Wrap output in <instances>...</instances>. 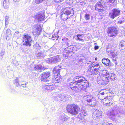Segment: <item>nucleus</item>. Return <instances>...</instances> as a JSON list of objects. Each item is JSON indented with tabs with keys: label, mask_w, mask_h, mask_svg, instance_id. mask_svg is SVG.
I'll return each mask as SVG.
<instances>
[{
	"label": "nucleus",
	"mask_w": 125,
	"mask_h": 125,
	"mask_svg": "<svg viewBox=\"0 0 125 125\" xmlns=\"http://www.w3.org/2000/svg\"><path fill=\"white\" fill-rule=\"evenodd\" d=\"M105 91V90H102L99 92V93L98 94L106 96V93L104 92Z\"/></svg>",
	"instance_id": "obj_36"
},
{
	"label": "nucleus",
	"mask_w": 125,
	"mask_h": 125,
	"mask_svg": "<svg viewBox=\"0 0 125 125\" xmlns=\"http://www.w3.org/2000/svg\"><path fill=\"white\" fill-rule=\"evenodd\" d=\"M108 31V36L111 37L116 36L118 32L116 28L114 27L109 28Z\"/></svg>",
	"instance_id": "obj_11"
},
{
	"label": "nucleus",
	"mask_w": 125,
	"mask_h": 125,
	"mask_svg": "<svg viewBox=\"0 0 125 125\" xmlns=\"http://www.w3.org/2000/svg\"><path fill=\"white\" fill-rule=\"evenodd\" d=\"M108 74L109 75V77L111 80L112 81L116 79V75L114 74V73H110L109 74V73L108 72Z\"/></svg>",
	"instance_id": "obj_26"
},
{
	"label": "nucleus",
	"mask_w": 125,
	"mask_h": 125,
	"mask_svg": "<svg viewBox=\"0 0 125 125\" xmlns=\"http://www.w3.org/2000/svg\"><path fill=\"white\" fill-rule=\"evenodd\" d=\"M54 80L55 83H58L61 80V78L60 77V75H54Z\"/></svg>",
	"instance_id": "obj_27"
},
{
	"label": "nucleus",
	"mask_w": 125,
	"mask_h": 125,
	"mask_svg": "<svg viewBox=\"0 0 125 125\" xmlns=\"http://www.w3.org/2000/svg\"><path fill=\"white\" fill-rule=\"evenodd\" d=\"M68 50H69V53H70L71 52H72L73 51H76L78 49H77L76 48H77V46H78L77 45H76V46H74V47H73V46H71V45H68ZM80 48H78V49H79Z\"/></svg>",
	"instance_id": "obj_24"
},
{
	"label": "nucleus",
	"mask_w": 125,
	"mask_h": 125,
	"mask_svg": "<svg viewBox=\"0 0 125 125\" xmlns=\"http://www.w3.org/2000/svg\"><path fill=\"white\" fill-rule=\"evenodd\" d=\"M6 34L7 36H10L11 35V30L9 29H7L6 31Z\"/></svg>",
	"instance_id": "obj_35"
},
{
	"label": "nucleus",
	"mask_w": 125,
	"mask_h": 125,
	"mask_svg": "<svg viewBox=\"0 0 125 125\" xmlns=\"http://www.w3.org/2000/svg\"><path fill=\"white\" fill-rule=\"evenodd\" d=\"M78 40L82 41H84L82 39V35L78 34L77 36Z\"/></svg>",
	"instance_id": "obj_39"
},
{
	"label": "nucleus",
	"mask_w": 125,
	"mask_h": 125,
	"mask_svg": "<svg viewBox=\"0 0 125 125\" xmlns=\"http://www.w3.org/2000/svg\"><path fill=\"white\" fill-rule=\"evenodd\" d=\"M62 40L63 41L65 42L66 43L67 45H70V44H70L69 43L70 41L68 39V38H65L62 39Z\"/></svg>",
	"instance_id": "obj_33"
},
{
	"label": "nucleus",
	"mask_w": 125,
	"mask_h": 125,
	"mask_svg": "<svg viewBox=\"0 0 125 125\" xmlns=\"http://www.w3.org/2000/svg\"><path fill=\"white\" fill-rule=\"evenodd\" d=\"M14 84H15V85L17 86H18L19 85V84L18 83V80L17 78L15 80H14Z\"/></svg>",
	"instance_id": "obj_44"
},
{
	"label": "nucleus",
	"mask_w": 125,
	"mask_h": 125,
	"mask_svg": "<svg viewBox=\"0 0 125 125\" xmlns=\"http://www.w3.org/2000/svg\"><path fill=\"white\" fill-rule=\"evenodd\" d=\"M22 43L24 45L30 46L31 45L32 40L31 37L28 35H24L23 37Z\"/></svg>",
	"instance_id": "obj_6"
},
{
	"label": "nucleus",
	"mask_w": 125,
	"mask_h": 125,
	"mask_svg": "<svg viewBox=\"0 0 125 125\" xmlns=\"http://www.w3.org/2000/svg\"><path fill=\"white\" fill-rule=\"evenodd\" d=\"M34 17L35 18V21L36 22L42 21L45 18V16L43 14L37 15Z\"/></svg>",
	"instance_id": "obj_16"
},
{
	"label": "nucleus",
	"mask_w": 125,
	"mask_h": 125,
	"mask_svg": "<svg viewBox=\"0 0 125 125\" xmlns=\"http://www.w3.org/2000/svg\"><path fill=\"white\" fill-rule=\"evenodd\" d=\"M113 99V97L112 96H109L107 98L106 97L103 100L104 103L106 104L107 106H109L112 104L111 101Z\"/></svg>",
	"instance_id": "obj_15"
},
{
	"label": "nucleus",
	"mask_w": 125,
	"mask_h": 125,
	"mask_svg": "<svg viewBox=\"0 0 125 125\" xmlns=\"http://www.w3.org/2000/svg\"><path fill=\"white\" fill-rule=\"evenodd\" d=\"M44 67L42 66L41 65L39 64L36 65L34 66L33 68L32 69L33 70H37L39 69H44Z\"/></svg>",
	"instance_id": "obj_28"
},
{
	"label": "nucleus",
	"mask_w": 125,
	"mask_h": 125,
	"mask_svg": "<svg viewBox=\"0 0 125 125\" xmlns=\"http://www.w3.org/2000/svg\"><path fill=\"white\" fill-rule=\"evenodd\" d=\"M13 1L14 2H18L20 1V0H13Z\"/></svg>",
	"instance_id": "obj_53"
},
{
	"label": "nucleus",
	"mask_w": 125,
	"mask_h": 125,
	"mask_svg": "<svg viewBox=\"0 0 125 125\" xmlns=\"http://www.w3.org/2000/svg\"><path fill=\"white\" fill-rule=\"evenodd\" d=\"M67 111L73 115H77L80 110L79 106L75 104H69L66 107Z\"/></svg>",
	"instance_id": "obj_4"
},
{
	"label": "nucleus",
	"mask_w": 125,
	"mask_h": 125,
	"mask_svg": "<svg viewBox=\"0 0 125 125\" xmlns=\"http://www.w3.org/2000/svg\"><path fill=\"white\" fill-rule=\"evenodd\" d=\"M61 57L60 56L57 55L48 58L46 61L49 64H55L60 61Z\"/></svg>",
	"instance_id": "obj_8"
},
{
	"label": "nucleus",
	"mask_w": 125,
	"mask_h": 125,
	"mask_svg": "<svg viewBox=\"0 0 125 125\" xmlns=\"http://www.w3.org/2000/svg\"><path fill=\"white\" fill-rule=\"evenodd\" d=\"M69 51L68 50V47H66L65 48L64 50H63V53H64V54H65L66 56H68V53H69Z\"/></svg>",
	"instance_id": "obj_32"
},
{
	"label": "nucleus",
	"mask_w": 125,
	"mask_h": 125,
	"mask_svg": "<svg viewBox=\"0 0 125 125\" xmlns=\"http://www.w3.org/2000/svg\"><path fill=\"white\" fill-rule=\"evenodd\" d=\"M55 85L53 84L51 85H48L45 86V89L47 91H51L54 89L55 88Z\"/></svg>",
	"instance_id": "obj_23"
},
{
	"label": "nucleus",
	"mask_w": 125,
	"mask_h": 125,
	"mask_svg": "<svg viewBox=\"0 0 125 125\" xmlns=\"http://www.w3.org/2000/svg\"><path fill=\"white\" fill-rule=\"evenodd\" d=\"M9 3L8 2H7L6 0H4L3 3V6L5 9H7L9 7Z\"/></svg>",
	"instance_id": "obj_31"
},
{
	"label": "nucleus",
	"mask_w": 125,
	"mask_h": 125,
	"mask_svg": "<svg viewBox=\"0 0 125 125\" xmlns=\"http://www.w3.org/2000/svg\"><path fill=\"white\" fill-rule=\"evenodd\" d=\"M100 67V65L97 62H92L88 67V72L90 75H96L99 72V68Z\"/></svg>",
	"instance_id": "obj_1"
},
{
	"label": "nucleus",
	"mask_w": 125,
	"mask_h": 125,
	"mask_svg": "<svg viewBox=\"0 0 125 125\" xmlns=\"http://www.w3.org/2000/svg\"><path fill=\"white\" fill-rule=\"evenodd\" d=\"M54 1L56 2H59L62 1L63 0H53Z\"/></svg>",
	"instance_id": "obj_47"
},
{
	"label": "nucleus",
	"mask_w": 125,
	"mask_h": 125,
	"mask_svg": "<svg viewBox=\"0 0 125 125\" xmlns=\"http://www.w3.org/2000/svg\"><path fill=\"white\" fill-rule=\"evenodd\" d=\"M59 37L57 34H55L52 35V39L53 40H57Z\"/></svg>",
	"instance_id": "obj_37"
},
{
	"label": "nucleus",
	"mask_w": 125,
	"mask_h": 125,
	"mask_svg": "<svg viewBox=\"0 0 125 125\" xmlns=\"http://www.w3.org/2000/svg\"><path fill=\"white\" fill-rule=\"evenodd\" d=\"M41 31V27L40 25H38L37 26L36 28L35 29L33 32V33L34 35H39Z\"/></svg>",
	"instance_id": "obj_21"
},
{
	"label": "nucleus",
	"mask_w": 125,
	"mask_h": 125,
	"mask_svg": "<svg viewBox=\"0 0 125 125\" xmlns=\"http://www.w3.org/2000/svg\"><path fill=\"white\" fill-rule=\"evenodd\" d=\"M61 69V66L59 65L56 66L53 70V72L54 75H58L60 74V70Z\"/></svg>",
	"instance_id": "obj_19"
},
{
	"label": "nucleus",
	"mask_w": 125,
	"mask_h": 125,
	"mask_svg": "<svg viewBox=\"0 0 125 125\" xmlns=\"http://www.w3.org/2000/svg\"><path fill=\"white\" fill-rule=\"evenodd\" d=\"M97 59V58L96 57L95 58V60H96Z\"/></svg>",
	"instance_id": "obj_54"
},
{
	"label": "nucleus",
	"mask_w": 125,
	"mask_h": 125,
	"mask_svg": "<svg viewBox=\"0 0 125 125\" xmlns=\"http://www.w3.org/2000/svg\"><path fill=\"white\" fill-rule=\"evenodd\" d=\"M50 73L49 72H43L41 75V81L42 82H47L48 80V79Z\"/></svg>",
	"instance_id": "obj_13"
},
{
	"label": "nucleus",
	"mask_w": 125,
	"mask_h": 125,
	"mask_svg": "<svg viewBox=\"0 0 125 125\" xmlns=\"http://www.w3.org/2000/svg\"><path fill=\"white\" fill-rule=\"evenodd\" d=\"M74 0H66L65 2L67 4H71L74 1Z\"/></svg>",
	"instance_id": "obj_42"
},
{
	"label": "nucleus",
	"mask_w": 125,
	"mask_h": 125,
	"mask_svg": "<svg viewBox=\"0 0 125 125\" xmlns=\"http://www.w3.org/2000/svg\"><path fill=\"white\" fill-rule=\"evenodd\" d=\"M98 96L99 99L103 100L106 97V96L102 95H100V94H98Z\"/></svg>",
	"instance_id": "obj_34"
},
{
	"label": "nucleus",
	"mask_w": 125,
	"mask_h": 125,
	"mask_svg": "<svg viewBox=\"0 0 125 125\" xmlns=\"http://www.w3.org/2000/svg\"><path fill=\"white\" fill-rule=\"evenodd\" d=\"M94 49L95 50H97L99 48V46H98L96 45L95 46Z\"/></svg>",
	"instance_id": "obj_49"
},
{
	"label": "nucleus",
	"mask_w": 125,
	"mask_h": 125,
	"mask_svg": "<svg viewBox=\"0 0 125 125\" xmlns=\"http://www.w3.org/2000/svg\"><path fill=\"white\" fill-rule=\"evenodd\" d=\"M19 33V32H16L14 34V35H16L17 34H18Z\"/></svg>",
	"instance_id": "obj_51"
},
{
	"label": "nucleus",
	"mask_w": 125,
	"mask_h": 125,
	"mask_svg": "<svg viewBox=\"0 0 125 125\" xmlns=\"http://www.w3.org/2000/svg\"><path fill=\"white\" fill-rule=\"evenodd\" d=\"M120 12V10L116 9H113L111 12L109 13V16L113 19L115 17L119 15Z\"/></svg>",
	"instance_id": "obj_10"
},
{
	"label": "nucleus",
	"mask_w": 125,
	"mask_h": 125,
	"mask_svg": "<svg viewBox=\"0 0 125 125\" xmlns=\"http://www.w3.org/2000/svg\"><path fill=\"white\" fill-rule=\"evenodd\" d=\"M36 56L38 59L42 58L45 56L44 53L42 51L36 54Z\"/></svg>",
	"instance_id": "obj_29"
},
{
	"label": "nucleus",
	"mask_w": 125,
	"mask_h": 125,
	"mask_svg": "<svg viewBox=\"0 0 125 125\" xmlns=\"http://www.w3.org/2000/svg\"><path fill=\"white\" fill-rule=\"evenodd\" d=\"M94 110V112H93V117L95 119H96L99 118V117H102L101 112L98 110Z\"/></svg>",
	"instance_id": "obj_12"
},
{
	"label": "nucleus",
	"mask_w": 125,
	"mask_h": 125,
	"mask_svg": "<svg viewBox=\"0 0 125 125\" xmlns=\"http://www.w3.org/2000/svg\"><path fill=\"white\" fill-rule=\"evenodd\" d=\"M90 14H86L84 16L85 18V19L87 20H89L90 19Z\"/></svg>",
	"instance_id": "obj_43"
},
{
	"label": "nucleus",
	"mask_w": 125,
	"mask_h": 125,
	"mask_svg": "<svg viewBox=\"0 0 125 125\" xmlns=\"http://www.w3.org/2000/svg\"><path fill=\"white\" fill-rule=\"evenodd\" d=\"M54 94L57 95L56 96H54V99L56 100H62L64 97L63 95H62L59 93H55Z\"/></svg>",
	"instance_id": "obj_18"
},
{
	"label": "nucleus",
	"mask_w": 125,
	"mask_h": 125,
	"mask_svg": "<svg viewBox=\"0 0 125 125\" xmlns=\"http://www.w3.org/2000/svg\"><path fill=\"white\" fill-rule=\"evenodd\" d=\"M110 61L109 59L104 58L102 60V62L104 65L108 66L110 63Z\"/></svg>",
	"instance_id": "obj_25"
},
{
	"label": "nucleus",
	"mask_w": 125,
	"mask_h": 125,
	"mask_svg": "<svg viewBox=\"0 0 125 125\" xmlns=\"http://www.w3.org/2000/svg\"><path fill=\"white\" fill-rule=\"evenodd\" d=\"M87 115V114L86 111L84 110H82L80 113L78 115V117L82 120Z\"/></svg>",
	"instance_id": "obj_22"
},
{
	"label": "nucleus",
	"mask_w": 125,
	"mask_h": 125,
	"mask_svg": "<svg viewBox=\"0 0 125 125\" xmlns=\"http://www.w3.org/2000/svg\"><path fill=\"white\" fill-rule=\"evenodd\" d=\"M104 2L102 0L98 2L95 5L96 10H98V11H101V10H102L104 6H105V5H104Z\"/></svg>",
	"instance_id": "obj_14"
},
{
	"label": "nucleus",
	"mask_w": 125,
	"mask_h": 125,
	"mask_svg": "<svg viewBox=\"0 0 125 125\" xmlns=\"http://www.w3.org/2000/svg\"><path fill=\"white\" fill-rule=\"evenodd\" d=\"M76 82L78 83H81L80 84H78V85H77V89H76L75 92L77 93L81 90H83L86 88L88 85V81L85 78L83 77L80 78L79 80H77Z\"/></svg>",
	"instance_id": "obj_2"
},
{
	"label": "nucleus",
	"mask_w": 125,
	"mask_h": 125,
	"mask_svg": "<svg viewBox=\"0 0 125 125\" xmlns=\"http://www.w3.org/2000/svg\"><path fill=\"white\" fill-rule=\"evenodd\" d=\"M5 25H8V21H9V17L8 16H6L5 17Z\"/></svg>",
	"instance_id": "obj_41"
},
{
	"label": "nucleus",
	"mask_w": 125,
	"mask_h": 125,
	"mask_svg": "<svg viewBox=\"0 0 125 125\" xmlns=\"http://www.w3.org/2000/svg\"><path fill=\"white\" fill-rule=\"evenodd\" d=\"M119 20L120 21H118V23L119 24H121L124 22V21L125 20L124 17H122L121 18H119Z\"/></svg>",
	"instance_id": "obj_38"
},
{
	"label": "nucleus",
	"mask_w": 125,
	"mask_h": 125,
	"mask_svg": "<svg viewBox=\"0 0 125 125\" xmlns=\"http://www.w3.org/2000/svg\"><path fill=\"white\" fill-rule=\"evenodd\" d=\"M76 81L70 82L68 85L69 87L71 89L74 90L75 91L76 89H77V85H78Z\"/></svg>",
	"instance_id": "obj_17"
},
{
	"label": "nucleus",
	"mask_w": 125,
	"mask_h": 125,
	"mask_svg": "<svg viewBox=\"0 0 125 125\" xmlns=\"http://www.w3.org/2000/svg\"><path fill=\"white\" fill-rule=\"evenodd\" d=\"M113 0H110L109 1V3H111L113 1ZM115 0H114V1Z\"/></svg>",
	"instance_id": "obj_52"
},
{
	"label": "nucleus",
	"mask_w": 125,
	"mask_h": 125,
	"mask_svg": "<svg viewBox=\"0 0 125 125\" xmlns=\"http://www.w3.org/2000/svg\"><path fill=\"white\" fill-rule=\"evenodd\" d=\"M62 11L61 13V17L63 20H65L71 16L73 15L74 12L72 8L69 7H66L62 10Z\"/></svg>",
	"instance_id": "obj_3"
},
{
	"label": "nucleus",
	"mask_w": 125,
	"mask_h": 125,
	"mask_svg": "<svg viewBox=\"0 0 125 125\" xmlns=\"http://www.w3.org/2000/svg\"><path fill=\"white\" fill-rule=\"evenodd\" d=\"M111 44H109L107 47V49H106V51L108 52V51H107V50L108 49H110L111 50H110V51H111V50H112V49H114L112 48L111 47Z\"/></svg>",
	"instance_id": "obj_45"
},
{
	"label": "nucleus",
	"mask_w": 125,
	"mask_h": 125,
	"mask_svg": "<svg viewBox=\"0 0 125 125\" xmlns=\"http://www.w3.org/2000/svg\"><path fill=\"white\" fill-rule=\"evenodd\" d=\"M13 63L16 66H17L18 65V61L17 60H14L13 61Z\"/></svg>",
	"instance_id": "obj_46"
},
{
	"label": "nucleus",
	"mask_w": 125,
	"mask_h": 125,
	"mask_svg": "<svg viewBox=\"0 0 125 125\" xmlns=\"http://www.w3.org/2000/svg\"><path fill=\"white\" fill-rule=\"evenodd\" d=\"M110 49H108L107 50L108 53H110L112 56V59L115 61L114 62L116 65H117L118 63L116 61L117 59V53L115 52L114 49H112V50L110 51Z\"/></svg>",
	"instance_id": "obj_9"
},
{
	"label": "nucleus",
	"mask_w": 125,
	"mask_h": 125,
	"mask_svg": "<svg viewBox=\"0 0 125 125\" xmlns=\"http://www.w3.org/2000/svg\"><path fill=\"white\" fill-rule=\"evenodd\" d=\"M108 115L111 119L113 120H115L116 118V112L112 110L108 114Z\"/></svg>",
	"instance_id": "obj_20"
},
{
	"label": "nucleus",
	"mask_w": 125,
	"mask_h": 125,
	"mask_svg": "<svg viewBox=\"0 0 125 125\" xmlns=\"http://www.w3.org/2000/svg\"><path fill=\"white\" fill-rule=\"evenodd\" d=\"M106 125H113L112 123H109L108 122L106 123V124H105Z\"/></svg>",
	"instance_id": "obj_50"
},
{
	"label": "nucleus",
	"mask_w": 125,
	"mask_h": 125,
	"mask_svg": "<svg viewBox=\"0 0 125 125\" xmlns=\"http://www.w3.org/2000/svg\"><path fill=\"white\" fill-rule=\"evenodd\" d=\"M122 49L125 50V41H122L120 43Z\"/></svg>",
	"instance_id": "obj_30"
},
{
	"label": "nucleus",
	"mask_w": 125,
	"mask_h": 125,
	"mask_svg": "<svg viewBox=\"0 0 125 125\" xmlns=\"http://www.w3.org/2000/svg\"><path fill=\"white\" fill-rule=\"evenodd\" d=\"M34 47L37 49H40L41 48V47L39 46V44L37 43H36L34 45Z\"/></svg>",
	"instance_id": "obj_40"
},
{
	"label": "nucleus",
	"mask_w": 125,
	"mask_h": 125,
	"mask_svg": "<svg viewBox=\"0 0 125 125\" xmlns=\"http://www.w3.org/2000/svg\"><path fill=\"white\" fill-rule=\"evenodd\" d=\"M82 77H79V76H76V77H75L73 79V80H75V81H76V80H75V79H78V80H79V79H80V78H82Z\"/></svg>",
	"instance_id": "obj_48"
},
{
	"label": "nucleus",
	"mask_w": 125,
	"mask_h": 125,
	"mask_svg": "<svg viewBox=\"0 0 125 125\" xmlns=\"http://www.w3.org/2000/svg\"><path fill=\"white\" fill-rule=\"evenodd\" d=\"M85 101H86L87 104L92 107H95L97 106L96 100L92 96L88 95L83 97Z\"/></svg>",
	"instance_id": "obj_5"
},
{
	"label": "nucleus",
	"mask_w": 125,
	"mask_h": 125,
	"mask_svg": "<svg viewBox=\"0 0 125 125\" xmlns=\"http://www.w3.org/2000/svg\"><path fill=\"white\" fill-rule=\"evenodd\" d=\"M103 76L102 80L100 81V82L102 85H105L107 84L109 81V75L108 74V72L105 70H103Z\"/></svg>",
	"instance_id": "obj_7"
}]
</instances>
